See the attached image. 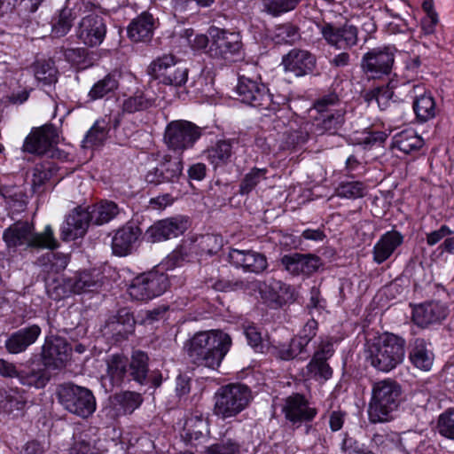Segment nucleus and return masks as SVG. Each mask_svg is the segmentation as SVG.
<instances>
[{
  "instance_id": "1",
  "label": "nucleus",
  "mask_w": 454,
  "mask_h": 454,
  "mask_svg": "<svg viewBox=\"0 0 454 454\" xmlns=\"http://www.w3.org/2000/svg\"><path fill=\"white\" fill-rule=\"evenodd\" d=\"M231 345V337L218 330L195 333L184 345L192 363L199 366L217 368Z\"/></svg>"
},
{
  "instance_id": "2",
  "label": "nucleus",
  "mask_w": 454,
  "mask_h": 454,
  "mask_svg": "<svg viewBox=\"0 0 454 454\" xmlns=\"http://www.w3.org/2000/svg\"><path fill=\"white\" fill-rule=\"evenodd\" d=\"M118 214V206L113 201H102L86 209L76 207L67 216L61 227V239L69 241L82 238L85 235L90 223H107Z\"/></svg>"
},
{
  "instance_id": "3",
  "label": "nucleus",
  "mask_w": 454,
  "mask_h": 454,
  "mask_svg": "<svg viewBox=\"0 0 454 454\" xmlns=\"http://www.w3.org/2000/svg\"><path fill=\"white\" fill-rule=\"evenodd\" d=\"M404 347L403 338L385 333L367 343L366 360L376 370L388 372L403 363Z\"/></svg>"
},
{
  "instance_id": "4",
  "label": "nucleus",
  "mask_w": 454,
  "mask_h": 454,
  "mask_svg": "<svg viewBox=\"0 0 454 454\" xmlns=\"http://www.w3.org/2000/svg\"><path fill=\"white\" fill-rule=\"evenodd\" d=\"M402 387L391 379L373 383L368 405V417L372 423L387 422L394 418L401 403Z\"/></svg>"
},
{
  "instance_id": "5",
  "label": "nucleus",
  "mask_w": 454,
  "mask_h": 454,
  "mask_svg": "<svg viewBox=\"0 0 454 454\" xmlns=\"http://www.w3.org/2000/svg\"><path fill=\"white\" fill-rule=\"evenodd\" d=\"M3 239L8 248L25 247L32 249H54L59 244L51 225L41 233L35 232V226L28 221H17L4 231Z\"/></svg>"
},
{
  "instance_id": "6",
  "label": "nucleus",
  "mask_w": 454,
  "mask_h": 454,
  "mask_svg": "<svg viewBox=\"0 0 454 454\" xmlns=\"http://www.w3.org/2000/svg\"><path fill=\"white\" fill-rule=\"evenodd\" d=\"M251 398V391L243 384L221 387L215 395L214 413L223 419L235 417L247 408Z\"/></svg>"
},
{
  "instance_id": "7",
  "label": "nucleus",
  "mask_w": 454,
  "mask_h": 454,
  "mask_svg": "<svg viewBox=\"0 0 454 454\" xmlns=\"http://www.w3.org/2000/svg\"><path fill=\"white\" fill-rule=\"evenodd\" d=\"M58 396L67 411L82 419L89 418L96 411L95 396L86 387L72 383L64 384L59 387Z\"/></svg>"
},
{
  "instance_id": "8",
  "label": "nucleus",
  "mask_w": 454,
  "mask_h": 454,
  "mask_svg": "<svg viewBox=\"0 0 454 454\" xmlns=\"http://www.w3.org/2000/svg\"><path fill=\"white\" fill-rule=\"evenodd\" d=\"M100 282L98 275L84 271L74 278H63L61 279H46V290L48 294L55 299L60 300L71 294H82L98 289Z\"/></svg>"
},
{
  "instance_id": "9",
  "label": "nucleus",
  "mask_w": 454,
  "mask_h": 454,
  "mask_svg": "<svg viewBox=\"0 0 454 454\" xmlns=\"http://www.w3.org/2000/svg\"><path fill=\"white\" fill-rule=\"evenodd\" d=\"M168 286V275L153 270L137 276L129 285L128 292L133 300L143 301L161 295Z\"/></svg>"
},
{
  "instance_id": "10",
  "label": "nucleus",
  "mask_w": 454,
  "mask_h": 454,
  "mask_svg": "<svg viewBox=\"0 0 454 454\" xmlns=\"http://www.w3.org/2000/svg\"><path fill=\"white\" fill-rule=\"evenodd\" d=\"M200 136V128L194 123L184 120L172 121L165 129L164 142L170 150L183 153L192 148Z\"/></svg>"
},
{
  "instance_id": "11",
  "label": "nucleus",
  "mask_w": 454,
  "mask_h": 454,
  "mask_svg": "<svg viewBox=\"0 0 454 454\" xmlns=\"http://www.w3.org/2000/svg\"><path fill=\"white\" fill-rule=\"evenodd\" d=\"M340 103L336 93H329L323 96L314 104V109L320 114L316 117L314 123L315 132L317 135H323L325 132L334 134L343 123V112L341 110L333 109Z\"/></svg>"
},
{
  "instance_id": "12",
  "label": "nucleus",
  "mask_w": 454,
  "mask_h": 454,
  "mask_svg": "<svg viewBox=\"0 0 454 454\" xmlns=\"http://www.w3.org/2000/svg\"><path fill=\"white\" fill-rule=\"evenodd\" d=\"M395 49L392 46H380L364 53L361 59V68L368 77L381 78L391 73L395 62Z\"/></svg>"
},
{
  "instance_id": "13",
  "label": "nucleus",
  "mask_w": 454,
  "mask_h": 454,
  "mask_svg": "<svg viewBox=\"0 0 454 454\" xmlns=\"http://www.w3.org/2000/svg\"><path fill=\"white\" fill-rule=\"evenodd\" d=\"M239 99L251 106L269 109L271 104V96L267 87L250 77L239 75L236 86Z\"/></svg>"
},
{
  "instance_id": "14",
  "label": "nucleus",
  "mask_w": 454,
  "mask_h": 454,
  "mask_svg": "<svg viewBox=\"0 0 454 454\" xmlns=\"http://www.w3.org/2000/svg\"><path fill=\"white\" fill-rule=\"evenodd\" d=\"M210 44L207 53L215 59H229L241 49L240 36L218 27L209 29Z\"/></svg>"
},
{
  "instance_id": "15",
  "label": "nucleus",
  "mask_w": 454,
  "mask_h": 454,
  "mask_svg": "<svg viewBox=\"0 0 454 454\" xmlns=\"http://www.w3.org/2000/svg\"><path fill=\"white\" fill-rule=\"evenodd\" d=\"M334 349L330 340H323L317 346L311 361L308 364L305 375L315 380H326L332 377L333 371L327 360L333 355Z\"/></svg>"
},
{
  "instance_id": "16",
  "label": "nucleus",
  "mask_w": 454,
  "mask_h": 454,
  "mask_svg": "<svg viewBox=\"0 0 454 454\" xmlns=\"http://www.w3.org/2000/svg\"><path fill=\"white\" fill-rule=\"evenodd\" d=\"M106 35V23L103 17L98 14L84 16L78 24L77 36L90 47L102 43Z\"/></svg>"
},
{
  "instance_id": "17",
  "label": "nucleus",
  "mask_w": 454,
  "mask_h": 454,
  "mask_svg": "<svg viewBox=\"0 0 454 454\" xmlns=\"http://www.w3.org/2000/svg\"><path fill=\"white\" fill-rule=\"evenodd\" d=\"M325 40L339 50L351 49L357 44L358 30L356 27L345 23L342 27H335L326 23L321 27Z\"/></svg>"
},
{
  "instance_id": "18",
  "label": "nucleus",
  "mask_w": 454,
  "mask_h": 454,
  "mask_svg": "<svg viewBox=\"0 0 454 454\" xmlns=\"http://www.w3.org/2000/svg\"><path fill=\"white\" fill-rule=\"evenodd\" d=\"M188 228V221L182 216L167 218L150 226L145 236L151 242H160L183 234Z\"/></svg>"
},
{
  "instance_id": "19",
  "label": "nucleus",
  "mask_w": 454,
  "mask_h": 454,
  "mask_svg": "<svg viewBox=\"0 0 454 454\" xmlns=\"http://www.w3.org/2000/svg\"><path fill=\"white\" fill-rule=\"evenodd\" d=\"M59 142V133L52 124L35 129L25 140L23 150L30 153L44 154Z\"/></svg>"
},
{
  "instance_id": "20",
  "label": "nucleus",
  "mask_w": 454,
  "mask_h": 454,
  "mask_svg": "<svg viewBox=\"0 0 454 454\" xmlns=\"http://www.w3.org/2000/svg\"><path fill=\"white\" fill-rule=\"evenodd\" d=\"M228 259L232 266L247 273L260 274L268 267L266 256L254 250L232 248Z\"/></svg>"
},
{
  "instance_id": "21",
  "label": "nucleus",
  "mask_w": 454,
  "mask_h": 454,
  "mask_svg": "<svg viewBox=\"0 0 454 454\" xmlns=\"http://www.w3.org/2000/svg\"><path fill=\"white\" fill-rule=\"evenodd\" d=\"M71 353L67 342L61 337L47 338L42 351L43 361L45 366L59 369L65 366Z\"/></svg>"
},
{
  "instance_id": "22",
  "label": "nucleus",
  "mask_w": 454,
  "mask_h": 454,
  "mask_svg": "<svg viewBox=\"0 0 454 454\" xmlns=\"http://www.w3.org/2000/svg\"><path fill=\"white\" fill-rule=\"evenodd\" d=\"M222 247V239L214 234H205L197 237L190 243H184L180 248L173 253V258L179 256L184 260L189 256L190 253L196 254H213L216 253Z\"/></svg>"
},
{
  "instance_id": "23",
  "label": "nucleus",
  "mask_w": 454,
  "mask_h": 454,
  "mask_svg": "<svg viewBox=\"0 0 454 454\" xmlns=\"http://www.w3.org/2000/svg\"><path fill=\"white\" fill-rule=\"evenodd\" d=\"M283 411L286 419L298 427L302 422L311 421L317 413V409L309 406L305 397L299 394L286 398Z\"/></svg>"
},
{
  "instance_id": "24",
  "label": "nucleus",
  "mask_w": 454,
  "mask_h": 454,
  "mask_svg": "<svg viewBox=\"0 0 454 454\" xmlns=\"http://www.w3.org/2000/svg\"><path fill=\"white\" fill-rule=\"evenodd\" d=\"M281 263L292 275H310L322 266L321 259L318 256L299 253L285 254L281 258Z\"/></svg>"
},
{
  "instance_id": "25",
  "label": "nucleus",
  "mask_w": 454,
  "mask_h": 454,
  "mask_svg": "<svg viewBox=\"0 0 454 454\" xmlns=\"http://www.w3.org/2000/svg\"><path fill=\"white\" fill-rule=\"evenodd\" d=\"M284 69L296 76L311 73L316 66V58L308 51L293 49L282 59Z\"/></svg>"
},
{
  "instance_id": "26",
  "label": "nucleus",
  "mask_w": 454,
  "mask_h": 454,
  "mask_svg": "<svg viewBox=\"0 0 454 454\" xmlns=\"http://www.w3.org/2000/svg\"><path fill=\"white\" fill-rule=\"evenodd\" d=\"M448 311V308L444 303L429 301L414 308L412 319L416 325L426 327L443 320L447 317Z\"/></svg>"
},
{
  "instance_id": "27",
  "label": "nucleus",
  "mask_w": 454,
  "mask_h": 454,
  "mask_svg": "<svg viewBox=\"0 0 454 454\" xmlns=\"http://www.w3.org/2000/svg\"><path fill=\"white\" fill-rule=\"evenodd\" d=\"M41 334V328L32 325L12 333L5 340V348L11 354L24 352L35 342Z\"/></svg>"
},
{
  "instance_id": "28",
  "label": "nucleus",
  "mask_w": 454,
  "mask_h": 454,
  "mask_svg": "<svg viewBox=\"0 0 454 454\" xmlns=\"http://www.w3.org/2000/svg\"><path fill=\"white\" fill-rule=\"evenodd\" d=\"M141 235L139 227L127 224L119 229L112 239L113 252L117 255H127Z\"/></svg>"
},
{
  "instance_id": "29",
  "label": "nucleus",
  "mask_w": 454,
  "mask_h": 454,
  "mask_svg": "<svg viewBox=\"0 0 454 454\" xmlns=\"http://www.w3.org/2000/svg\"><path fill=\"white\" fill-rule=\"evenodd\" d=\"M254 285L259 289L261 297L266 301L281 305L288 299L290 287L280 280L270 278L265 282L254 281Z\"/></svg>"
},
{
  "instance_id": "30",
  "label": "nucleus",
  "mask_w": 454,
  "mask_h": 454,
  "mask_svg": "<svg viewBox=\"0 0 454 454\" xmlns=\"http://www.w3.org/2000/svg\"><path fill=\"white\" fill-rule=\"evenodd\" d=\"M403 243V236L395 231L383 234L373 247V261L380 264L387 261Z\"/></svg>"
},
{
  "instance_id": "31",
  "label": "nucleus",
  "mask_w": 454,
  "mask_h": 454,
  "mask_svg": "<svg viewBox=\"0 0 454 454\" xmlns=\"http://www.w3.org/2000/svg\"><path fill=\"white\" fill-rule=\"evenodd\" d=\"M106 372L103 380H109L110 386L119 387L128 373L129 360L121 354H113L106 359Z\"/></svg>"
},
{
  "instance_id": "32",
  "label": "nucleus",
  "mask_w": 454,
  "mask_h": 454,
  "mask_svg": "<svg viewBox=\"0 0 454 454\" xmlns=\"http://www.w3.org/2000/svg\"><path fill=\"white\" fill-rule=\"evenodd\" d=\"M135 320L125 309L120 310L117 317L108 320L106 325V333H112L116 340L126 339L134 330Z\"/></svg>"
},
{
  "instance_id": "33",
  "label": "nucleus",
  "mask_w": 454,
  "mask_h": 454,
  "mask_svg": "<svg viewBox=\"0 0 454 454\" xmlns=\"http://www.w3.org/2000/svg\"><path fill=\"white\" fill-rule=\"evenodd\" d=\"M153 15L145 12L129 24L128 35L134 42L147 41L153 35Z\"/></svg>"
},
{
  "instance_id": "34",
  "label": "nucleus",
  "mask_w": 454,
  "mask_h": 454,
  "mask_svg": "<svg viewBox=\"0 0 454 454\" xmlns=\"http://www.w3.org/2000/svg\"><path fill=\"white\" fill-rule=\"evenodd\" d=\"M411 364L423 371H429L434 363V354L423 339H416L409 353Z\"/></svg>"
},
{
  "instance_id": "35",
  "label": "nucleus",
  "mask_w": 454,
  "mask_h": 454,
  "mask_svg": "<svg viewBox=\"0 0 454 454\" xmlns=\"http://www.w3.org/2000/svg\"><path fill=\"white\" fill-rule=\"evenodd\" d=\"M26 403V397L17 390L12 389L9 392H0V412L13 418L19 417L22 414Z\"/></svg>"
},
{
  "instance_id": "36",
  "label": "nucleus",
  "mask_w": 454,
  "mask_h": 454,
  "mask_svg": "<svg viewBox=\"0 0 454 454\" xmlns=\"http://www.w3.org/2000/svg\"><path fill=\"white\" fill-rule=\"evenodd\" d=\"M240 444L233 436L231 429L228 428L221 434L216 442L207 446L203 454H239Z\"/></svg>"
},
{
  "instance_id": "37",
  "label": "nucleus",
  "mask_w": 454,
  "mask_h": 454,
  "mask_svg": "<svg viewBox=\"0 0 454 454\" xmlns=\"http://www.w3.org/2000/svg\"><path fill=\"white\" fill-rule=\"evenodd\" d=\"M129 375L137 383L143 385L148 373V356L140 350L134 351L129 363Z\"/></svg>"
},
{
  "instance_id": "38",
  "label": "nucleus",
  "mask_w": 454,
  "mask_h": 454,
  "mask_svg": "<svg viewBox=\"0 0 454 454\" xmlns=\"http://www.w3.org/2000/svg\"><path fill=\"white\" fill-rule=\"evenodd\" d=\"M76 18L75 13L69 8H62L51 19V34L54 37H62L71 29Z\"/></svg>"
},
{
  "instance_id": "39",
  "label": "nucleus",
  "mask_w": 454,
  "mask_h": 454,
  "mask_svg": "<svg viewBox=\"0 0 454 454\" xmlns=\"http://www.w3.org/2000/svg\"><path fill=\"white\" fill-rule=\"evenodd\" d=\"M413 110L419 121L426 122L436 114V106L430 94L424 93L416 96L413 101Z\"/></svg>"
},
{
  "instance_id": "40",
  "label": "nucleus",
  "mask_w": 454,
  "mask_h": 454,
  "mask_svg": "<svg viewBox=\"0 0 454 454\" xmlns=\"http://www.w3.org/2000/svg\"><path fill=\"white\" fill-rule=\"evenodd\" d=\"M58 175V168L51 161L36 164L33 169L32 187L34 192H39L41 187Z\"/></svg>"
},
{
  "instance_id": "41",
  "label": "nucleus",
  "mask_w": 454,
  "mask_h": 454,
  "mask_svg": "<svg viewBox=\"0 0 454 454\" xmlns=\"http://www.w3.org/2000/svg\"><path fill=\"white\" fill-rule=\"evenodd\" d=\"M114 406L117 415L131 414L142 403V396L136 392L126 391L114 396Z\"/></svg>"
},
{
  "instance_id": "42",
  "label": "nucleus",
  "mask_w": 454,
  "mask_h": 454,
  "mask_svg": "<svg viewBox=\"0 0 454 454\" xmlns=\"http://www.w3.org/2000/svg\"><path fill=\"white\" fill-rule=\"evenodd\" d=\"M393 145L404 153H411L419 150L423 145V139L413 130H405L394 137Z\"/></svg>"
},
{
  "instance_id": "43",
  "label": "nucleus",
  "mask_w": 454,
  "mask_h": 454,
  "mask_svg": "<svg viewBox=\"0 0 454 454\" xmlns=\"http://www.w3.org/2000/svg\"><path fill=\"white\" fill-rule=\"evenodd\" d=\"M108 126L105 120L97 121L82 140L83 148L99 146L106 140Z\"/></svg>"
},
{
  "instance_id": "44",
  "label": "nucleus",
  "mask_w": 454,
  "mask_h": 454,
  "mask_svg": "<svg viewBox=\"0 0 454 454\" xmlns=\"http://www.w3.org/2000/svg\"><path fill=\"white\" fill-rule=\"evenodd\" d=\"M118 86L119 81L116 74H108L92 86L89 92V97L92 100L102 98L115 91L118 89Z\"/></svg>"
},
{
  "instance_id": "45",
  "label": "nucleus",
  "mask_w": 454,
  "mask_h": 454,
  "mask_svg": "<svg viewBox=\"0 0 454 454\" xmlns=\"http://www.w3.org/2000/svg\"><path fill=\"white\" fill-rule=\"evenodd\" d=\"M154 103L153 98L146 97L142 91H137L134 95L123 100L122 111L128 114L145 111L153 106Z\"/></svg>"
},
{
  "instance_id": "46",
  "label": "nucleus",
  "mask_w": 454,
  "mask_h": 454,
  "mask_svg": "<svg viewBox=\"0 0 454 454\" xmlns=\"http://www.w3.org/2000/svg\"><path fill=\"white\" fill-rule=\"evenodd\" d=\"M36 80L43 85H51L57 82V68L52 60H38L34 65Z\"/></svg>"
},
{
  "instance_id": "47",
  "label": "nucleus",
  "mask_w": 454,
  "mask_h": 454,
  "mask_svg": "<svg viewBox=\"0 0 454 454\" xmlns=\"http://www.w3.org/2000/svg\"><path fill=\"white\" fill-rule=\"evenodd\" d=\"M164 174L167 182H175L183 171V161L180 157H173L168 154L162 156L158 163Z\"/></svg>"
},
{
  "instance_id": "48",
  "label": "nucleus",
  "mask_w": 454,
  "mask_h": 454,
  "mask_svg": "<svg viewBox=\"0 0 454 454\" xmlns=\"http://www.w3.org/2000/svg\"><path fill=\"white\" fill-rule=\"evenodd\" d=\"M267 168H253L247 172L239 183V193L241 195L249 194L255 187L267 178Z\"/></svg>"
},
{
  "instance_id": "49",
  "label": "nucleus",
  "mask_w": 454,
  "mask_h": 454,
  "mask_svg": "<svg viewBox=\"0 0 454 454\" xmlns=\"http://www.w3.org/2000/svg\"><path fill=\"white\" fill-rule=\"evenodd\" d=\"M18 379L22 385L35 388L43 387L49 381V377L43 369L20 371Z\"/></svg>"
},
{
  "instance_id": "50",
  "label": "nucleus",
  "mask_w": 454,
  "mask_h": 454,
  "mask_svg": "<svg viewBox=\"0 0 454 454\" xmlns=\"http://www.w3.org/2000/svg\"><path fill=\"white\" fill-rule=\"evenodd\" d=\"M188 79V69L180 61H176L166 73V77L161 78L160 82L165 85L181 87Z\"/></svg>"
},
{
  "instance_id": "51",
  "label": "nucleus",
  "mask_w": 454,
  "mask_h": 454,
  "mask_svg": "<svg viewBox=\"0 0 454 454\" xmlns=\"http://www.w3.org/2000/svg\"><path fill=\"white\" fill-rule=\"evenodd\" d=\"M231 151L232 146L230 141H218L215 146L207 151V158L215 167H217L228 161Z\"/></svg>"
},
{
  "instance_id": "52",
  "label": "nucleus",
  "mask_w": 454,
  "mask_h": 454,
  "mask_svg": "<svg viewBox=\"0 0 454 454\" xmlns=\"http://www.w3.org/2000/svg\"><path fill=\"white\" fill-rule=\"evenodd\" d=\"M176 61V57L172 54H165L158 57L150 64L148 74L160 82L161 78L166 77V73Z\"/></svg>"
},
{
  "instance_id": "53",
  "label": "nucleus",
  "mask_w": 454,
  "mask_h": 454,
  "mask_svg": "<svg viewBox=\"0 0 454 454\" xmlns=\"http://www.w3.org/2000/svg\"><path fill=\"white\" fill-rule=\"evenodd\" d=\"M365 186L359 181L341 182L335 190L338 197L345 199H356L364 197Z\"/></svg>"
},
{
  "instance_id": "54",
  "label": "nucleus",
  "mask_w": 454,
  "mask_h": 454,
  "mask_svg": "<svg viewBox=\"0 0 454 454\" xmlns=\"http://www.w3.org/2000/svg\"><path fill=\"white\" fill-rule=\"evenodd\" d=\"M300 37L298 28L290 23L276 26L273 38L277 43H293Z\"/></svg>"
},
{
  "instance_id": "55",
  "label": "nucleus",
  "mask_w": 454,
  "mask_h": 454,
  "mask_svg": "<svg viewBox=\"0 0 454 454\" xmlns=\"http://www.w3.org/2000/svg\"><path fill=\"white\" fill-rule=\"evenodd\" d=\"M438 433L450 440H454V409H448L437 419Z\"/></svg>"
},
{
  "instance_id": "56",
  "label": "nucleus",
  "mask_w": 454,
  "mask_h": 454,
  "mask_svg": "<svg viewBox=\"0 0 454 454\" xmlns=\"http://www.w3.org/2000/svg\"><path fill=\"white\" fill-rule=\"evenodd\" d=\"M301 0H265V11L273 15L278 16L281 13L294 10Z\"/></svg>"
},
{
  "instance_id": "57",
  "label": "nucleus",
  "mask_w": 454,
  "mask_h": 454,
  "mask_svg": "<svg viewBox=\"0 0 454 454\" xmlns=\"http://www.w3.org/2000/svg\"><path fill=\"white\" fill-rule=\"evenodd\" d=\"M74 441L70 454H94L90 442L81 434H74Z\"/></svg>"
},
{
  "instance_id": "58",
  "label": "nucleus",
  "mask_w": 454,
  "mask_h": 454,
  "mask_svg": "<svg viewBox=\"0 0 454 454\" xmlns=\"http://www.w3.org/2000/svg\"><path fill=\"white\" fill-rule=\"evenodd\" d=\"M243 328L249 345L256 350H262V336L256 326L254 325H244Z\"/></svg>"
},
{
  "instance_id": "59",
  "label": "nucleus",
  "mask_w": 454,
  "mask_h": 454,
  "mask_svg": "<svg viewBox=\"0 0 454 454\" xmlns=\"http://www.w3.org/2000/svg\"><path fill=\"white\" fill-rule=\"evenodd\" d=\"M309 137V132L306 129H300L291 131L286 139V144L290 147H297L305 144Z\"/></svg>"
},
{
  "instance_id": "60",
  "label": "nucleus",
  "mask_w": 454,
  "mask_h": 454,
  "mask_svg": "<svg viewBox=\"0 0 454 454\" xmlns=\"http://www.w3.org/2000/svg\"><path fill=\"white\" fill-rule=\"evenodd\" d=\"M393 88L394 86L391 83L387 85L378 86V89L380 90V93H377V104L380 110H385L389 106V99L393 96Z\"/></svg>"
},
{
  "instance_id": "61",
  "label": "nucleus",
  "mask_w": 454,
  "mask_h": 454,
  "mask_svg": "<svg viewBox=\"0 0 454 454\" xmlns=\"http://www.w3.org/2000/svg\"><path fill=\"white\" fill-rule=\"evenodd\" d=\"M451 233V230L447 225H442L440 229L427 234V244L430 247L434 246Z\"/></svg>"
},
{
  "instance_id": "62",
  "label": "nucleus",
  "mask_w": 454,
  "mask_h": 454,
  "mask_svg": "<svg viewBox=\"0 0 454 454\" xmlns=\"http://www.w3.org/2000/svg\"><path fill=\"white\" fill-rule=\"evenodd\" d=\"M145 181L154 185L168 183L159 164L149 169L145 175Z\"/></svg>"
},
{
  "instance_id": "63",
  "label": "nucleus",
  "mask_w": 454,
  "mask_h": 454,
  "mask_svg": "<svg viewBox=\"0 0 454 454\" xmlns=\"http://www.w3.org/2000/svg\"><path fill=\"white\" fill-rule=\"evenodd\" d=\"M19 373L20 372L16 369V366L13 364L4 359H0V374L3 377L18 378Z\"/></svg>"
},
{
  "instance_id": "64",
  "label": "nucleus",
  "mask_w": 454,
  "mask_h": 454,
  "mask_svg": "<svg viewBox=\"0 0 454 454\" xmlns=\"http://www.w3.org/2000/svg\"><path fill=\"white\" fill-rule=\"evenodd\" d=\"M189 177L193 180L201 181L206 176V166L203 163H196L188 170Z\"/></svg>"
}]
</instances>
